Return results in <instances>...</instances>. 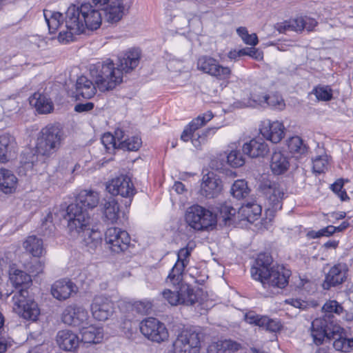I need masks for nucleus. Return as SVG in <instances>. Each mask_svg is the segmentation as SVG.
Instances as JSON below:
<instances>
[{"label": "nucleus", "mask_w": 353, "mask_h": 353, "mask_svg": "<svg viewBox=\"0 0 353 353\" xmlns=\"http://www.w3.org/2000/svg\"><path fill=\"white\" fill-rule=\"evenodd\" d=\"M140 58V51L131 49L119 56L117 63L107 59L90 65V76L100 91L112 90L123 82L124 74L138 66Z\"/></svg>", "instance_id": "nucleus-1"}, {"label": "nucleus", "mask_w": 353, "mask_h": 353, "mask_svg": "<svg viewBox=\"0 0 353 353\" xmlns=\"http://www.w3.org/2000/svg\"><path fill=\"white\" fill-rule=\"evenodd\" d=\"M190 255L188 249H181L177 254V261L165 279L167 284L172 285V288L165 289L161 295L172 306L193 305L198 301L194 290L183 281V274L189 263Z\"/></svg>", "instance_id": "nucleus-2"}, {"label": "nucleus", "mask_w": 353, "mask_h": 353, "mask_svg": "<svg viewBox=\"0 0 353 353\" xmlns=\"http://www.w3.org/2000/svg\"><path fill=\"white\" fill-rule=\"evenodd\" d=\"M272 259L268 254H260L251 268L252 277L266 285L284 288L288 283L290 271L282 265H272Z\"/></svg>", "instance_id": "nucleus-3"}, {"label": "nucleus", "mask_w": 353, "mask_h": 353, "mask_svg": "<svg viewBox=\"0 0 353 353\" xmlns=\"http://www.w3.org/2000/svg\"><path fill=\"white\" fill-rule=\"evenodd\" d=\"M329 320L326 318L315 319L312 322L310 332L314 343L320 345L325 341L330 342L334 340L332 345L336 350L345 352L353 351V338L343 336V329L333 322H328Z\"/></svg>", "instance_id": "nucleus-4"}, {"label": "nucleus", "mask_w": 353, "mask_h": 353, "mask_svg": "<svg viewBox=\"0 0 353 353\" xmlns=\"http://www.w3.org/2000/svg\"><path fill=\"white\" fill-rule=\"evenodd\" d=\"M63 139L64 133L59 125H48L39 132L36 152L38 155L50 157L60 148Z\"/></svg>", "instance_id": "nucleus-5"}, {"label": "nucleus", "mask_w": 353, "mask_h": 353, "mask_svg": "<svg viewBox=\"0 0 353 353\" xmlns=\"http://www.w3.org/2000/svg\"><path fill=\"white\" fill-rule=\"evenodd\" d=\"M64 219L68 221V232L72 237H78L91 228V217L87 210L77 204H70L66 208Z\"/></svg>", "instance_id": "nucleus-6"}, {"label": "nucleus", "mask_w": 353, "mask_h": 353, "mask_svg": "<svg viewBox=\"0 0 353 353\" xmlns=\"http://www.w3.org/2000/svg\"><path fill=\"white\" fill-rule=\"evenodd\" d=\"M82 4L81 6L71 5L65 12L64 29L59 32L58 40L62 43L72 41L74 34L84 32L83 21L82 19Z\"/></svg>", "instance_id": "nucleus-7"}, {"label": "nucleus", "mask_w": 353, "mask_h": 353, "mask_svg": "<svg viewBox=\"0 0 353 353\" xmlns=\"http://www.w3.org/2000/svg\"><path fill=\"white\" fill-rule=\"evenodd\" d=\"M13 310L20 317L31 321H36L40 314L37 303L29 296L26 289H20L12 296Z\"/></svg>", "instance_id": "nucleus-8"}, {"label": "nucleus", "mask_w": 353, "mask_h": 353, "mask_svg": "<svg viewBox=\"0 0 353 353\" xmlns=\"http://www.w3.org/2000/svg\"><path fill=\"white\" fill-rule=\"evenodd\" d=\"M185 218L187 223L196 230H204L216 224V215L199 205L189 207Z\"/></svg>", "instance_id": "nucleus-9"}, {"label": "nucleus", "mask_w": 353, "mask_h": 353, "mask_svg": "<svg viewBox=\"0 0 353 353\" xmlns=\"http://www.w3.org/2000/svg\"><path fill=\"white\" fill-rule=\"evenodd\" d=\"M259 190L265 199L268 210L276 211L281 208L284 192L279 184L269 180L263 181Z\"/></svg>", "instance_id": "nucleus-10"}, {"label": "nucleus", "mask_w": 353, "mask_h": 353, "mask_svg": "<svg viewBox=\"0 0 353 353\" xmlns=\"http://www.w3.org/2000/svg\"><path fill=\"white\" fill-rule=\"evenodd\" d=\"M140 331L147 339L157 343L164 341L169 336L165 325L152 317L147 318L141 322Z\"/></svg>", "instance_id": "nucleus-11"}, {"label": "nucleus", "mask_w": 353, "mask_h": 353, "mask_svg": "<svg viewBox=\"0 0 353 353\" xmlns=\"http://www.w3.org/2000/svg\"><path fill=\"white\" fill-rule=\"evenodd\" d=\"M197 68L220 80H227L231 75L230 68L221 65L216 59L208 56H202L199 58Z\"/></svg>", "instance_id": "nucleus-12"}, {"label": "nucleus", "mask_w": 353, "mask_h": 353, "mask_svg": "<svg viewBox=\"0 0 353 353\" xmlns=\"http://www.w3.org/2000/svg\"><path fill=\"white\" fill-rule=\"evenodd\" d=\"M105 241L112 252L119 253L125 250L130 244V237L125 230L112 227L105 233Z\"/></svg>", "instance_id": "nucleus-13"}, {"label": "nucleus", "mask_w": 353, "mask_h": 353, "mask_svg": "<svg viewBox=\"0 0 353 353\" xmlns=\"http://www.w3.org/2000/svg\"><path fill=\"white\" fill-rule=\"evenodd\" d=\"M108 192L113 195L131 198L135 194V189L131 179L126 175H120L112 179L106 185Z\"/></svg>", "instance_id": "nucleus-14"}, {"label": "nucleus", "mask_w": 353, "mask_h": 353, "mask_svg": "<svg viewBox=\"0 0 353 353\" xmlns=\"http://www.w3.org/2000/svg\"><path fill=\"white\" fill-rule=\"evenodd\" d=\"M89 315L86 309L76 304L67 306L62 313L63 322L70 325H87Z\"/></svg>", "instance_id": "nucleus-15"}, {"label": "nucleus", "mask_w": 353, "mask_h": 353, "mask_svg": "<svg viewBox=\"0 0 353 353\" xmlns=\"http://www.w3.org/2000/svg\"><path fill=\"white\" fill-rule=\"evenodd\" d=\"M90 309L94 319L105 321L113 313L114 303L106 296H97L92 301Z\"/></svg>", "instance_id": "nucleus-16"}, {"label": "nucleus", "mask_w": 353, "mask_h": 353, "mask_svg": "<svg viewBox=\"0 0 353 353\" xmlns=\"http://www.w3.org/2000/svg\"><path fill=\"white\" fill-rule=\"evenodd\" d=\"M222 181L214 172H208L202 179L200 194L207 199L216 197L222 190Z\"/></svg>", "instance_id": "nucleus-17"}, {"label": "nucleus", "mask_w": 353, "mask_h": 353, "mask_svg": "<svg viewBox=\"0 0 353 353\" xmlns=\"http://www.w3.org/2000/svg\"><path fill=\"white\" fill-rule=\"evenodd\" d=\"M285 127L283 123L268 120L263 121L260 132L263 137L274 143H279L285 136Z\"/></svg>", "instance_id": "nucleus-18"}, {"label": "nucleus", "mask_w": 353, "mask_h": 353, "mask_svg": "<svg viewBox=\"0 0 353 353\" xmlns=\"http://www.w3.org/2000/svg\"><path fill=\"white\" fill-rule=\"evenodd\" d=\"M102 219L106 224H116L120 219V207L113 197L103 199L101 204Z\"/></svg>", "instance_id": "nucleus-19"}, {"label": "nucleus", "mask_w": 353, "mask_h": 353, "mask_svg": "<svg viewBox=\"0 0 353 353\" xmlns=\"http://www.w3.org/2000/svg\"><path fill=\"white\" fill-rule=\"evenodd\" d=\"M83 12L82 19L83 21L84 31L86 28L89 30H97L101 25L102 16L99 9L94 8L90 3L82 4Z\"/></svg>", "instance_id": "nucleus-20"}, {"label": "nucleus", "mask_w": 353, "mask_h": 353, "mask_svg": "<svg viewBox=\"0 0 353 353\" xmlns=\"http://www.w3.org/2000/svg\"><path fill=\"white\" fill-rule=\"evenodd\" d=\"M347 267L345 264L339 263L331 268L325 275L323 283L324 290H329L332 287L336 286L345 281L347 278Z\"/></svg>", "instance_id": "nucleus-21"}, {"label": "nucleus", "mask_w": 353, "mask_h": 353, "mask_svg": "<svg viewBox=\"0 0 353 353\" xmlns=\"http://www.w3.org/2000/svg\"><path fill=\"white\" fill-rule=\"evenodd\" d=\"M244 154L250 158L264 157L269 152V147L262 138H254L243 144Z\"/></svg>", "instance_id": "nucleus-22"}, {"label": "nucleus", "mask_w": 353, "mask_h": 353, "mask_svg": "<svg viewBox=\"0 0 353 353\" xmlns=\"http://www.w3.org/2000/svg\"><path fill=\"white\" fill-rule=\"evenodd\" d=\"M17 144L15 138L9 134L0 136V162L6 163L15 157Z\"/></svg>", "instance_id": "nucleus-23"}, {"label": "nucleus", "mask_w": 353, "mask_h": 353, "mask_svg": "<svg viewBox=\"0 0 353 353\" xmlns=\"http://www.w3.org/2000/svg\"><path fill=\"white\" fill-rule=\"evenodd\" d=\"M76 285L71 281L67 279L57 281L51 287L52 295L59 301L66 300L72 292H76Z\"/></svg>", "instance_id": "nucleus-24"}, {"label": "nucleus", "mask_w": 353, "mask_h": 353, "mask_svg": "<svg viewBox=\"0 0 353 353\" xmlns=\"http://www.w3.org/2000/svg\"><path fill=\"white\" fill-rule=\"evenodd\" d=\"M125 6L123 0H113L102 11L104 19L110 23L119 22L124 14Z\"/></svg>", "instance_id": "nucleus-25"}, {"label": "nucleus", "mask_w": 353, "mask_h": 353, "mask_svg": "<svg viewBox=\"0 0 353 353\" xmlns=\"http://www.w3.org/2000/svg\"><path fill=\"white\" fill-rule=\"evenodd\" d=\"M99 201L100 196L98 192L84 190L79 194L75 201L71 204H77L78 206L88 211L89 209L96 208Z\"/></svg>", "instance_id": "nucleus-26"}, {"label": "nucleus", "mask_w": 353, "mask_h": 353, "mask_svg": "<svg viewBox=\"0 0 353 353\" xmlns=\"http://www.w3.org/2000/svg\"><path fill=\"white\" fill-rule=\"evenodd\" d=\"M56 341L59 347L65 351L75 350L79 343L77 334L68 330H63L58 332Z\"/></svg>", "instance_id": "nucleus-27"}, {"label": "nucleus", "mask_w": 353, "mask_h": 353, "mask_svg": "<svg viewBox=\"0 0 353 353\" xmlns=\"http://www.w3.org/2000/svg\"><path fill=\"white\" fill-rule=\"evenodd\" d=\"M212 118L213 114L210 111L203 114L202 115L198 116L184 129L181 134V139L185 142L192 139V134H194L199 128L204 125L207 122L210 121Z\"/></svg>", "instance_id": "nucleus-28"}, {"label": "nucleus", "mask_w": 353, "mask_h": 353, "mask_svg": "<svg viewBox=\"0 0 353 353\" xmlns=\"http://www.w3.org/2000/svg\"><path fill=\"white\" fill-rule=\"evenodd\" d=\"M79 236L81 239L83 246L90 252L94 251L101 244V232L91 228L82 232Z\"/></svg>", "instance_id": "nucleus-29"}, {"label": "nucleus", "mask_w": 353, "mask_h": 353, "mask_svg": "<svg viewBox=\"0 0 353 353\" xmlns=\"http://www.w3.org/2000/svg\"><path fill=\"white\" fill-rule=\"evenodd\" d=\"M17 178L11 170L0 168V191L12 194L17 188Z\"/></svg>", "instance_id": "nucleus-30"}, {"label": "nucleus", "mask_w": 353, "mask_h": 353, "mask_svg": "<svg viewBox=\"0 0 353 353\" xmlns=\"http://www.w3.org/2000/svg\"><path fill=\"white\" fill-rule=\"evenodd\" d=\"M30 104L34 106L40 114L50 113L53 109V103L46 94L35 92L29 99Z\"/></svg>", "instance_id": "nucleus-31"}, {"label": "nucleus", "mask_w": 353, "mask_h": 353, "mask_svg": "<svg viewBox=\"0 0 353 353\" xmlns=\"http://www.w3.org/2000/svg\"><path fill=\"white\" fill-rule=\"evenodd\" d=\"M290 167L289 158L281 151H274L271 157L270 168L274 174L285 172Z\"/></svg>", "instance_id": "nucleus-32"}, {"label": "nucleus", "mask_w": 353, "mask_h": 353, "mask_svg": "<svg viewBox=\"0 0 353 353\" xmlns=\"http://www.w3.org/2000/svg\"><path fill=\"white\" fill-rule=\"evenodd\" d=\"M76 93L85 99L92 98L96 93L97 85L85 76L79 77L76 82Z\"/></svg>", "instance_id": "nucleus-33"}, {"label": "nucleus", "mask_w": 353, "mask_h": 353, "mask_svg": "<svg viewBox=\"0 0 353 353\" xmlns=\"http://www.w3.org/2000/svg\"><path fill=\"white\" fill-rule=\"evenodd\" d=\"M241 348V344L232 340H221L210 344L207 353H234Z\"/></svg>", "instance_id": "nucleus-34"}, {"label": "nucleus", "mask_w": 353, "mask_h": 353, "mask_svg": "<svg viewBox=\"0 0 353 353\" xmlns=\"http://www.w3.org/2000/svg\"><path fill=\"white\" fill-rule=\"evenodd\" d=\"M81 340L86 343H99L103 338V331L101 327L94 325L81 326Z\"/></svg>", "instance_id": "nucleus-35"}, {"label": "nucleus", "mask_w": 353, "mask_h": 353, "mask_svg": "<svg viewBox=\"0 0 353 353\" xmlns=\"http://www.w3.org/2000/svg\"><path fill=\"white\" fill-rule=\"evenodd\" d=\"M9 278L11 283L15 288L21 287V289L28 290V287L32 284L31 276L20 270L11 268L9 270Z\"/></svg>", "instance_id": "nucleus-36"}, {"label": "nucleus", "mask_w": 353, "mask_h": 353, "mask_svg": "<svg viewBox=\"0 0 353 353\" xmlns=\"http://www.w3.org/2000/svg\"><path fill=\"white\" fill-rule=\"evenodd\" d=\"M261 211L262 208L260 205L254 202H248L239 208L238 213L241 216V219L252 223L258 219Z\"/></svg>", "instance_id": "nucleus-37"}, {"label": "nucleus", "mask_w": 353, "mask_h": 353, "mask_svg": "<svg viewBox=\"0 0 353 353\" xmlns=\"http://www.w3.org/2000/svg\"><path fill=\"white\" fill-rule=\"evenodd\" d=\"M287 146L289 152L296 157L306 155L309 147L299 136H294L287 140Z\"/></svg>", "instance_id": "nucleus-38"}, {"label": "nucleus", "mask_w": 353, "mask_h": 353, "mask_svg": "<svg viewBox=\"0 0 353 353\" xmlns=\"http://www.w3.org/2000/svg\"><path fill=\"white\" fill-rule=\"evenodd\" d=\"M23 248L34 257H41L46 252L42 239L30 236L23 242Z\"/></svg>", "instance_id": "nucleus-39"}, {"label": "nucleus", "mask_w": 353, "mask_h": 353, "mask_svg": "<svg viewBox=\"0 0 353 353\" xmlns=\"http://www.w3.org/2000/svg\"><path fill=\"white\" fill-rule=\"evenodd\" d=\"M44 17L51 33L54 32L59 28H62L63 23L61 22L62 14L60 12L44 10Z\"/></svg>", "instance_id": "nucleus-40"}, {"label": "nucleus", "mask_w": 353, "mask_h": 353, "mask_svg": "<svg viewBox=\"0 0 353 353\" xmlns=\"http://www.w3.org/2000/svg\"><path fill=\"white\" fill-rule=\"evenodd\" d=\"M323 312H325V314L323 317H321L320 319H330L328 322H334V316L332 313H335L336 314H340L343 312V308L336 301H327L322 307Z\"/></svg>", "instance_id": "nucleus-41"}, {"label": "nucleus", "mask_w": 353, "mask_h": 353, "mask_svg": "<svg viewBox=\"0 0 353 353\" xmlns=\"http://www.w3.org/2000/svg\"><path fill=\"white\" fill-rule=\"evenodd\" d=\"M249 193L250 189L248 187L247 182L244 180L236 181L231 188V194L237 199L246 197Z\"/></svg>", "instance_id": "nucleus-42"}, {"label": "nucleus", "mask_w": 353, "mask_h": 353, "mask_svg": "<svg viewBox=\"0 0 353 353\" xmlns=\"http://www.w3.org/2000/svg\"><path fill=\"white\" fill-rule=\"evenodd\" d=\"M243 150H233L227 155V161L230 165L234 168L243 166L245 163Z\"/></svg>", "instance_id": "nucleus-43"}, {"label": "nucleus", "mask_w": 353, "mask_h": 353, "mask_svg": "<svg viewBox=\"0 0 353 353\" xmlns=\"http://www.w3.org/2000/svg\"><path fill=\"white\" fill-rule=\"evenodd\" d=\"M141 145V140L137 136H133L130 138L124 139L118 145V148L129 151H137Z\"/></svg>", "instance_id": "nucleus-44"}, {"label": "nucleus", "mask_w": 353, "mask_h": 353, "mask_svg": "<svg viewBox=\"0 0 353 353\" xmlns=\"http://www.w3.org/2000/svg\"><path fill=\"white\" fill-rule=\"evenodd\" d=\"M265 101L266 94L255 91L251 93L249 101L244 104V106L252 108L257 106L265 107Z\"/></svg>", "instance_id": "nucleus-45"}, {"label": "nucleus", "mask_w": 353, "mask_h": 353, "mask_svg": "<svg viewBox=\"0 0 353 353\" xmlns=\"http://www.w3.org/2000/svg\"><path fill=\"white\" fill-rule=\"evenodd\" d=\"M261 327L265 328L266 330L276 332L279 331L282 327L280 321L277 319H270L266 316H263L261 320Z\"/></svg>", "instance_id": "nucleus-46"}, {"label": "nucleus", "mask_w": 353, "mask_h": 353, "mask_svg": "<svg viewBox=\"0 0 353 353\" xmlns=\"http://www.w3.org/2000/svg\"><path fill=\"white\" fill-rule=\"evenodd\" d=\"M218 209L220 216L225 223L227 221L230 220L231 217L235 215L236 212V210L232 207L230 202H225L220 204Z\"/></svg>", "instance_id": "nucleus-47"}, {"label": "nucleus", "mask_w": 353, "mask_h": 353, "mask_svg": "<svg viewBox=\"0 0 353 353\" xmlns=\"http://www.w3.org/2000/svg\"><path fill=\"white\" fill-rule=\"evenodd\" d=\"M41 233L43 236H50L54 234L55 230V226L52 223V214L48 213L46 216L45 219L43 221L42 224L41 225Z\"/></svg>", "instance_id": "nucleus-48"}, {"label": "nucleus", "mask_w": 353, "mask_h": 353, "mask_svg": "<svg viewBox=\"0 0 353 353\" xmlns=\"http://www.w3.org/2000/svg\"><path fill=\"white\" fill-rule=\"evenodd\" d=\"M313 92L318 100L329 101L332 97V90L328 86H317Z\"/></svg>", "instance_id": "nucleus-49"}, {"label": "nucleus", "mask_w": 353, "mask_h": 353, "mask_svg": "<svg viewBox=\"0 0 353 353\" xmlns=\"http://www.w3.org/2000/svg\"><path fill=\"white\" fill-rule=\"evenodd\" d=\"M212 130H213V129L209 128L202 132L196 131L195 133L192 134V138L191 139L194 146L196 148H199L201 145L205 143L208 134Z\"/></svg>", "instance_id": "nucleus-50"}, {"label": "nucleus", "mask_w": 353, "mask_h": 353, "mask_svg": "<svg viewBox=\"0 0 353 353\" xmlns=\"http://www.w3.org/2000/svg\"><path fill=\"white\" fill-rule=\"evenodd\" d=\"M336 232L335 226L328 225L324 228L321 229L320 230L315 232L311 231L309 232L307 236L312 239L319 238L321 236H330L334 233Z\"/></svg>", "instance_id": "nucleus-51"}, {"label": "nucleus", "mask_w": 353, "mask_h": 353, "mask_svg": "<svg viewBox=\"0 0 353 353\" xmlns=\"http://www.w3.org/2000/svg\"><path fill=\"white\" fill-rule=\"evenodd\" d=\"M101 143L108 152H110V150H114L118 148L117 143L115 141V137L109 132L105 133L102 136Z\"/></svg>", "instance_id": "nucleus-52"}, {"label": "nucleus", "mask_w": 353, "mask_h": 353, "mask_svg": "<svg viewBox=\"0 0 353 353\" xmlns=\"http://www.w3.org/2000/svg\"><path fill=\"white\" fill-rule=\"evenodd\" d=\"M239 56L248 55L256 60H261L263 58V52L254 48H245L238 52Z\"/></svg>", "instance_id": "nucleus-53"}, {"label": "nucleus", "mask_w": 353, "mask_h": 353, "mask_svg": "<svg viewBox=\"0 0 353 353\" xmlns=\"http://www.w3.org/2000/svg\"><path fill=\"white\" fill-rule=\"evenodd\" d=\"M343 188V180L339 179L334 184L331 185V189L335 192L341 201H346L349 199V197Z\"/></svg>", "instance_id": "nucleus-54"}, {"label": "nucleus", "mask_w": 353, "mask_h": 353, "mask_svg": "<svg viewBox=\"0 0 353 353\" xmlns=\"http://www.w3.org/2000/svg\"><path fill=\"white\" fill-rule=\"evenodd\" d=\"M270 106L273 108H282L284 106V102L281 97L272 94H266V101L265 106Z\"/></svg>", "instance_id": "nucleus-55"}, {"label": "nucleus", "mask_w": 353, "mask_h": 353, "mask_svg": "<svg viewBox=\"0 0 353 353\" xmlns=\"http://www.w3.org/2000/svg\"><path fill=\"white\" fill-rule=\"evenodd\" d=\"M327 165V161L325 157H318L313 161V170L319 174L323 172Z\"/></svg>", "instance_id": "nucleus-56"}, {"label": "nucleus", "mask_w": 353, "mask_h": 353, "mask_svg": "<svg viewBox=\"0 0 353 353\" xmlns=\"http://www.w3.org/2000/svg\"><path fill=\"white\" fill-rule=\"evenodd\" d=\"M134 308L138 313L145 314L151 310L152 303L148 301H137L134 304Z\"/></svg>", "instance_id": "nucleus-57"}, {"label": "nucleus", "mask_w": 353, "mask_h": 353, "mask_svg": "<svg viewBox=\"0 0 353 353\" xmlns=\"http://www.w3.org/2000/svg\"><path fill=\"white\" fill-rule=\"evenodd\" d=\"M263 316L256 314L254 312H249L245 314V321L250 324H254L259 327L261 326V320Z\"/></svg>", "instance_id": "nucleus-58"}, {"label": "nucleus", "mask_w": 353, "mask_h": 353, "mask_svg": "<svg viewBox=\"0 0 353 353\" xmlns=\"http://www.w3.org/2000/svg\"><path fill=\"white\" fill-rule=\"evenodd\" d=\"M285 303L300 310H305L308 305L307 302L300 299H288L285 300Z\"/></svg>", "instance_id": "nucleus-59"}, {"label": "nucleus", "mask_w": 353, "mask_h": 353, "mask_svg": "<svg viewBox=\"0 0 353 353\" xmlns=\"http://www.w3.org/2000/svg\"><path fill=\"white\" fill-rule=\"evenodd\" d=\"M291 29L293 31L299 32L305 29V22L304 18H299L293 21H290Z\"/></svg>", "instance_id": "nucleus-60"}, {"label": "nucleus", "mask_w": 353, "mask_h": 353, "mask_svg": "<svg viewBox=\"0 0 353 353\" xmlns=\"http://www.w3.org/2000/svg\"><path fill=\"white\" fill-rule=\"evenodd\" d=\"M43 268L44 264L41 261H36L35 263L31 265L29 270L32 274L37 275L43 272Z\"/></svg>", "instance_id": "nucleus-61"}, {"label": "nucleus", "mask_w": 353, "mask_h": 353, "mask_svg": "<svg viewBox=\"0 0 353 353\" xmlns=\"http://www.w3.org/2000/svg\"><path fill=\"white\" fill-rule=\"evenodd\" d=\"M94 108L92 103L88 102L86 103H79L75 105L74 110L78 112H88Z\"/></svg>", "instance_id": "nucleus-62"}, {"label": "nucleus", "mask_w": 353, "mask_h": 353, "mask_svg": "<svg viewBox=\"0 0 353 353\" xmlns=\"http://www.w3.org/2000/svg\"><path fill=\"white\" fill-rule=\"evenodd\" d=\"M275 28L280 33H285L287 31L292 30L290 21H284L275 25Z\"/></svg>", "instance_id": "nucleus-63"}, {"label": "nucleus", "mask_w": 353, "mask_h": 353, "mask_svg": "<svg viewBox=\"0 0 353 353\" xmlns=\"http://www.w3.org/2000/svg\"><path fill=\"white\" fill-rule=\"evenodd\" d=\"M246 44L252 46H256L258 43V37L255 33L250 34L249 33L246 35L245 39L243 40Z\"/></svg>", "instance_id": "nucleus-64"}]
</instances>
